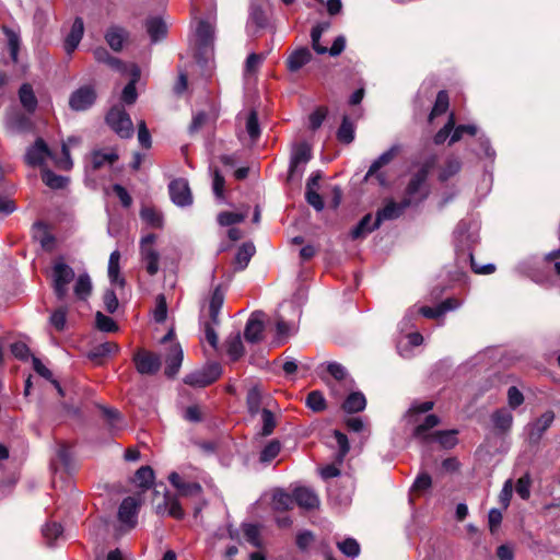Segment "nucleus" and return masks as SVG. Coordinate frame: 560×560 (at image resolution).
<instances>
[{"label":"nucleus","instance_id":"obj_11","mask_svg":"<svg viewBox=\"0 0 560 560\" xmlns=\"http://www.w3.org/2000/svg\"><path fill=\"white\" fill-rule=\"evenodd\" d=\"M555 420V413L551 410L544 412L538 419L527 425L528 440L532 444H537L544 433L550 428Z\"/></svg>","mask_w":560,"mask_h":560},{"label":"nucleus","instance_id":"obj_52","mask_svg":"<svg viewBox=\"0 0 560 560\" xmlns=\"http://www.w3.org/2000/svg\"><path fill=\"white\" fill-rule=\"evenodd\" d=\"M95 324L98 330L104 332H115L118 330V326L115 320L104 315L102 312H97L95 315Z\"/></svg>","mask_w":560,"mask_h":560},{"label":"nucleus","instance_id":"obj_3","mask_svg":"<svg viewBox=\"0 0 560 560\" xmlns=\"http://www.w3.org/2000/svg\"><path fill=\"white\" fill-rule=\"evenodd\" d=\"M156 236L152 233L143 236L140 241V256L145 270L150 276L159 271L160 254L154 247Z\"/></svg>","mask_w":560,"mask_h":560},{"label":"nucleus","instance_id":"obj_15","mask_svg":"<svg viewBox=\"0 0 560 560\" xmlns=\"http://www.w3.org/2000/svg\"><path fill=\"white\" fill-rule=\"evenodd\" d=\"M312 158L311 148L306 143H299L294 147L289 167V178L292 179L299 172L301 165H305Z\"/></svg>","mask_w":560,"mask_h":560},{"label":"nucleus","instance_id":"obj_56","mask_svg":"<svg viewBox=\"0 0 560 560\" xmlns=\"http://www.w3.org/2000/svg\"><path fill=\"white\" fill-rule=\"evenodd\" d=\"M338 549L347 557H358L360 553V545L353 538H347L337 544Z\"/></svg>","mask_w":560,"mask_h":560},{"label":"nucleus","instance_id":"obj_36","mask_svg":"<svg viewBox=\"0 0 560 560\" xmlns=\"http://www.w3.org/2000/svg\"><path fill=\"white\" fill-rule=\"evenodd\" d=\"M326 372L337 382L352 386L353 381L349 378L348 372L343 365L338 362H328L325 365Z\"/></svg>","mask_w":560,"mask_h":560},{"label":"nucleus","instance_id":"obj_49","mask_svg":"<svg viewBox=\"0 0 560 560\" xmlns=\"http://www.w3.org/2000/svg\"><path fill=\"white\" fill-rule=\"evenodd\" d=\"M42 179L45 183V185H47L48 187H50L52 189L63 188L68 183L67 177L57 175L47 168L43 170Z\"/></svg>","mask_w":560,"mask_h":560},{"label":"nucleus","instance_id":"obj_1","mask_svg":"<svg viewBox=\"0 0 560 560\" xmlns=\"http://www.w3.org/2000/svg\"><path fill=\"white\" fill-rule=\"evenodd\" d=\"M438 158L435 154L429 155L420 168L411 176L402 198L405 206H413L422 202L429 195L427 178L431 170L435 166Z\"/></svg>","mask_w":560,"mask_h":560},{"label":"nucleus","instance_id":"obj_34","mask_svg":"<svg viewBox=\"0 0 560 560\" xmlns=\"http://www.w3.org/2000/svg\"><path fill=\"white\" fill-rule=\"evenodd\" d=\"M119 260H120V253L119 250H114L108 260V278L112 283H116L120 287L125 284V279L120 277L119 275Z\"/></svg>","mask_w":560,"mask_h":560},{"label":"nucleus","instance_id":"obj_8","mask_svg":"<svg viewBox=\"0 0 560 560\" xmlns=\"http://www.w3.org/2000/svg\"><path fill=\"white\" fill-rule=\"evenodd\" d=\"M171 200L178 207H187L192 203V195L187 179L176 178L168 185Z\"/></svg>","mask_w":560,"mask_h":560},{"label":"nucleus","instance_id":"obj_26","mask_svg":"<svg viewBox=\"0 0 560 560\" xmlns=\"http://www.w3.org/2000/svg\"><path fill=\"white\" fill-rule=\"evenodd\" d=\"M223 302L224 293L220 287H217L210 296L208 306L209 319H211L214 325L220 324L219 313L223 306Z\"/></svg>","mask_w":560,"mask_h":560},{"label":"nucleus","instance_id":"obj_16","mask_svg":"<svg viewBox=\"0 0 560 560\" xmlns=\"http://www.w3.org/2000/svg\"><path fill=\"white\" fill-rule=\"evenodd\" d=\"M408 207L409 206L404 205V200H401L399 203L393 200L387 201L386 205L376 212L374 228H380L384 221L399 218Z\"/></svg>","mask_w":560,"mask_h":560},{"label":"nucleus","instance_id":"obj_18","mask_svg":"<svg viewBox=\"0 0 560 560\" xmlns=\"http://www.w3.org/2000/svg\"><path fill=\"white\" fill-rule=\"evenodd\" d=\"M127 73L130 74L131 80L124 88L121 93V100L125 104L131 105L137 101L138 97L136 84L140 79V69L136 63H130Z\"/></svg>","mask_w":560,"mask_h":560},{"label":"nucleus","instance_id":"obj_33","mask_svg":"<svg viewBox=\"0 0 560 560\" xmlns=\"http://www.w3.org/2000/svg\"><path fill=\"white\" fill-rule=\"evenodd\" d=\"M7 126L12 131L23 132L31 129L32 122L24 114L12 113L7 117Z\"/></svg>","mask_w":560,"mask_h":560},{"label":"nucleus","instance_id":"obj_42","mask_svg":"<svg viewBox=\"0 0 560 560\" xmlns=\"http://www.w3.org/2000/svg\"><path fill=\"white\" fill-rule=\"evenodd\" d=\"M92 291V282L89 275H80L74 284V294L80 300H86Z\"/></svg>","mask_w":560,"mask_h":560},{"label":"nucleus","instance_id":"obj_21","mask_svg":"<svg viewBox=\"0 0 560 560\" xmlns=\"http://www.w3.org/2000/svg\"><path fill=\"white\" fill-rule=\"evenodd\" d=\"M156 512L159 514H167L171 517L176 520H182L185 515L184 510L175 495L166 493L164 495L163 504H159L156 506Z\"/></svg>","mask_w":560,"mask_h":560},{"label":"nucleus","instance_id":"obj_50","mask_svg":"<svg viewBox=\"0 0 560 560\" xmlns=\"http://www.w3.org/2000/svg\"><path fill=\"white\" fill-rule=\"evenodd\" d=\"M306 406L315 411L319 412L326 409V400L322 392L313 390L306 396L305 400Z\"/></svg>","mask_w":560,"mask_h":560},{"label":"nucleus","instance_id":"obj_63","mask_svg":"<svg viewBox=\"0 0 560 560\" xmlns=\"http://www.w3.org/2000/svg\"><path fill=\"white\" fill-rule=\"evenodd\" d=\"M266 58L265 54H250L245 62V74L255 73Z\"/></svg>","mask_w":560,"mask_h":560},{"label":"nucleus","instance_id":"obj_7","mask_svg":"<svg viewBox=\"0 0 560 560\" xmlns=\"http://www.w3.org/2000/svg\"><path fill=\"white\" fill-rule=\"evenodd\" d=\"M96 96V90L93 85L80 86L71 93L69 106L75 112L86 110L95 103Z\"/></svg>","mask_w":560,"mask_h":560},{"label":"nucleus","instance_id":"obj_35","mask_svg":"<svg viewBox=\"0 0 560 560\" xmlns=\"http://www.w3.org/2000/svg\"><path fill=\"white\" fill-rule=\"evenodd\" d=\"M118 350L119 347L117 343L106 341L94 346L89 352V358L98 362L100 359L110 355L112 353H116Z\"/></svg>","mask_w":560,"mask_h":560},{"label":"nucleus","instance_id":"obj_31","mask_svg":"<svg viewBox=\"0 0 560 560\" xmlns=\"http://www.w3.org/2000/svg\"><path fill=\"white\" fill-rule=\"evenodd\" d=\"M365 406V396L360 392H353L343 401L342 409L348 413H354L362 411Z\"/></svg>","mask_w":560,"mask_h":560},{"label":"nucleus","instance_id":"obj_54","mask_svg":"<svg viewBox=\"0 0 560 560\" xmlns=\"http://www.w3.org/2000/svg\"><path fill=\"white\" fill-rule=\"evenodd\" d=\"M448 108V95L445 91H440L438 93L434 106L430 113V120L434 117L445 113Z\"/></svg>","mask_w":560,"mask_h":560},{"label":"nucleus","instance_id":"obj_23","mask_svg":"<svg viewBox=\"0 0 560 560\" xmlns=\"http://www.w3.org/2000/svg\"><path fill=\"white\" fill-rule=\"evenodd\" d=\"M294 502L306 510H313L319 505V499L316 493L305 487L296 488L294 490Z\"/></svg>","mask_w":560,"mask_h":560},{"label":"nucleus","instance_id":"obj_22","mask_svg":"<svg viewBox=\"0 0 560 560\" xmlns=\"http://www.w3.org/2000/svg\"><path fill=\"white\" fill-rule=\"evenodd\" d=\"M93 55L96 61L101 63H106L108 67L122 74L127 73L129 65L122 62L120 59L116 57L110 56L106 48L97 47L96 49H94Z\"/></svg>","mask_w":560,"mask_h":560},{"label":"nucleus","instance_id":"obj_10","mask_svg":"<svg viewBox=\"0 0 560 560\" xmlns=\"http://www.w3.org/2000/svg\"><path fill=\"white\" fill-rule=\"evenodd\" d=\"M141 505V500L136 497H127L125 498L118 509V520L128 526V528H133L137 524V516L139 512V508Z\"/></svg>","mask_w":560,"mask_h":560},{"label":"nucleus","instance_id":"obj_46","mask_svg":"<svg viewBox=\"0 0 560 560\" xmlns=\"http://www.w3.org/2000/svg\"><path fill=\"white\" fill-rule=\"evenodd\" d=\"M337 138L340 142L349 144L354 139V126L348 116H343L340 127L337 131Z\"/></svg>","mask_w":560,"mask_h":560},{"label":"nucleus","instance_id":"obj_25","mask_svg":"<svg viewBox=\"0 0 560 560\" xmlns=\"http://www.w3.org/2000/svg\"><path fill=\"white\" fill-rule=\"evenodd\" d=\"M440 423V418L435 415H429L424 421L417 425L413 431V436L422 442H430L432 433L429 431Z\"/></svg>","mask_w":560,"mask_h":560},{"label":"nucleus","instance_id":"obj_64","mask_svg":"<svg viewBox=\"0 0 560 560\" xmlns=\"http://www.w3.org/2000/svg\"><path fill=\"white\" fill-rule=\"evenodd\" d=\"M261 420H262L261 434L270 435L272 433L273 429L276 428V419H275L273 413L270 410L264 408L261 410Z\"/></svg>","mask_w":560,"mask_h":560},{"label":"nucleus","instance_id":"obj_41","mask_svg":"<svg viewBox=\"0 0 560 560\" xmlns=\"http://www.w3.org/2000/svg\"><path fill=\"white\" fill-rule=\"evenodd\" d=\"M456 430L436 431L432 433L431 441H436L444 448H452L457 444Z\"/></svg>","mask_w":560,"mask_h":560},{"label":"nucleus","instance_id":"obj_57","mask_svg":"<svg viewBox=\"0 0 560 560\" xmlns=\"http://www.w3.org/2000/svg\"><path fill=\"white\" fill-rule=\"evenodd\" d=\"M49 323L57 331L65 330L67 324V308L59 307L54 311L49 317Z\"/></svg>","mask_w":560,"mask_h":560},{"label":"nucleus","instance_id":"obj_4","mask_svg":"<svg viewBox=\"0 0 560 560\" xmlns=\"http://www.w3.org/2000/svg\"><path fill=\"white\" fill-rule=\"evenodd\" d=\"M222 373L218 363H211L205 368L187 374L184 378L185 384L194 387H206L215 382Z\"/></svg>","mask_w":560,"mask_h":560},{"label":"nucleus","instance_id":"obj_59","mask_svg":"<svg viewBox=\"0 0 560 560\" xmlns=\"http://www.w3.org/2000/svg\"><path fill=\"white\" fill-rule=\"evenodd\" d=\"M245 218L246 213L224 211L218 214V222L222 226H230L243 222Z\"/></svg>","mask_w":560,"mask_h":560},{"label":"nucleus","instance_id":"obj_30","mask_svg":"<svg viewBox=\"0 0 560 560\" xmlns=\"http://www.w3.org/2000/svg\"><path fill=\"white\" fill-rule=\"evenodd\" d=\"M126 38L127 32L119 26H110L105 33L106 43L115 51L122 49Z\"/></svg>","mask_w":560,"mask_h":560},{"label":"nucleus","instance_id":"obj_58","mask_svg":"<svg viewBox=\"0 0 560 560\" xmlns=\"http://www.w3.org/2000/svg\"><path fill=\"white\" fill-rule=\"evenodd\" d=\"M281 450V445L278 441L273 440L269 442L260 453V462L261 463H270L275 459Z\"/></svg>","mask_w":560,"mask_h":560},{"label":"nucleus","instance_id":"obj_19","mask_svg":"<svg viewBox=\"0 0 560 560\" xmlns=\"http://www.w3.org/2000/svg\"><path fill=\"white\" fill-rule=\"evenodd\" d=\"M183 349L179 343H173L171 345L168 352L166 354V368H165V374L168 377L175 376L182 365L183 362Z\"/></svg>","mask_w":560,"mask_h":560},{"label":"nucleus","instance_id":"obj_14","mask_svg":"<svg viewBox=\"0 0 560 560\" xmlns=\"http://www.w3.org/2000/svg\"><path fill=\"white\" fill-rule=\"evenodd\" d=\"M264 317L265 314L262 312H254L248 318L244 336L248 342L255 343L261 339L262 330H264Z\"/></svg>","mask_w":560,"mask_h":560},{"label":"nucleus","instance_id":"obj_45","mask_svg":"<svg viewBox=\"0 0 560 560\" xmlns=\"http://www.w3.org/2000/svg\"><path fill=\"white\" fill-rule=\"evenodd\" d=\"M200 326L205 334V340L213 348H218L219 338L215 332V327L211 319H203V316L200 315Z\"/></svg>","mask_w":560,"mask_h":560},{"label":"nucleus","instance_id":"obj_29","mask_svg":"<svg viewBox=\"0 0 560 560\" xmlns=\"http://www.w3.org/2000/svg\"><path fill=\"white\" fill-rule=\"evenodd\" d=\"M19 100L27 113L32 114L36 110L38 102L31 84H22L19 90Z\"/></svg>","mask_w":560,"mask_h":560},{"label":"nucleus","instance_id":"obj_51","mask_svg":"<svg viewBox=\"0 0 560 560\" xmlns=\"http://www.w3.org/2000/svg\"><path fill=\"white\" fill-rule=\"evenodd\" d=\"M244 537L247 542H249L255 548L261 547L260 539V530L259 527L255 524H244L243 525Z\"/></svg>","mask_w":560,"mask_h":560},{"label":"nucleus","instance_id":"obj_5","mask_svg":"<svg viewBox=\"0 0 560 560\" xmlns=\"http://www.w3.org/2000/svg\"><path fill=\"white\" fill-rule=\"evenodd\" d=\"M74 279L73 269L62 261H57L52 268L54 291L58 300L62 301L68 292V284Z\"/></svg>","mask_w":560,"mask_h":560},{"label":"nucleus","instance_id":"obj_38","mask_svg":"<svg viewBox=\"0 0 560 560\" xmlns=\"http://www.w3.org/2000/svg\"><path fill=\"white\" fill-rule=\"evenodd\" d=\"M226 353L231 360L236 361L244 354V347L240 332L229 336L225 341Z\"/></svg>","mask_w":560,"mask_h":560},{"label":"nucleus","instance_id":"obj_61","mask_svg":"<svg viewBox=\"0 0 560 560\" xmlns=\"http://www.w3.org/2000/svg\"><path fill=\"white\" fill-rule=\"evenodd\" d=\"M246 131L253 140L260 136L258 116L255 110H250L246 118Z\"/></svg>","mask_w":560,"mask_h":560},{"label":"nucleus","instance_id":"obj_62","mask_svg":"<svg viewBox=\"0 0 560 560\" xmlns=\"http://www.w3.org/2000/svg\"><path fill=\"white\" fill-rule=\"evenodd\" d=\"M156 323H163L167 316L166 299L163 294H159L155 299V308L153 313Z\"/></svg>","mask_w":560,"mask_h":560},{"label":"nucleus","instance_id":"obj_28","mask_svg":"<svg viewBox=\"0 0 560 560\" xmlns=\"http://www.w3.org/2000/svg\"><path fill=\"white\" fill-rule=\"evenodd\" d=\"M491 421H492L494 428L500 433H505V432L510 431V429L512 427L513 415L506 408H501V409L495 410L491 415Z\"/></svg>","mask_w":560,"mask_h":560},{"label":"nucleus","instance_id":"obj_20","mask_svg":"<svg viewBox=\"0 0 560 560\" xmlns=\"http://www.w3.org/2000/svg\"><path fill=\"white\" fill-rule=\"evenodd\" d=\"M84 33V23L81 18H75L72 23L70 33L65 39V50L71 55L79 46Z\"/></svg>","mask_w":560,"mask_h":560},{"label":"nucleus","instance_id":"obj_37","mask_svg":"<svg viewBox=\"0 0 560 560\" xmlns=\"http://www.w3.org/2000/svg\"><path fill=\"white\" fill-rule=\"evenodd\" d=\"M147 32L153 43L166 35V24L160 18H151L145 23Z\"/></svg>","mask_w":560,"mask_h":560},{"label":"nucleus","instance_id":"obj_32","mask_svg":"<svg viewBox=\"0 0 560 560\" xmlns=\"http://www.w3.org/2000/svg\"><path fill=\"white\" fill-rule=\"evenodd\" d=\"M254 254L255 246L252 243H244L235 255V270H244L247 267Z\"/></svg>","mask_w":560,"mask_h":560},{"label":"nucleus","instance_id":"obj_12","mask_svg":"<svg viewBox=\"0 0 560 560\" xmlns=\"http://www.w3.org/2000/svg\"><path fill=\"white\" fill-rule=\"evenodd\" d=\"M400 150V147L395 144V145H392L387 151H385L384 153H382L370 166L365 177H371V176H376L378 182L381 184H384L385 183V175L383 173H377L380 171V168H382L383 166L389 164L393 159L397 155V153L399 152Z\"/></svg>","mask_w":560,"mask_h":560},{"label":"nucleus","instance_id":"obj_6","mask_svg":"<svg viewBox=\"0 0 560 560\" xmlns=\"http://www.w3.org/2000/svg\"><path fill=\"white\" fill-rule=\"evenodd\" d=\"M198 56L205 59L212 52L214 40V24L210 21L200 20L196 28Z\"/></svg>","mask_w":560,"mask_h":560},{"label":"nucleus","instance_id":"obj_47","mask_svg":"<svg viewBox=\"0 0 560 560\" xmlns=\"http://www.w3.org/2000/svg\"><path fill=\"white\" fill-rule=\"evenodd\" d=\"M293 502H294V494L290 495L289 493L284 492L283 490H277L273 492L272 506L275 510H278V511L289 510V509H291Z\"/></svg>","mask_w":560,"mask_h":560},{"label":"nucleus","instance_id":"obj_55","mask_svg":"<svg viewBox=\"0 0 560 560\" xmlns=\"http://www.w3.org/2000/svg\"><path fill=\"white\" fill-rule=\"evenodd\" d=\"M334 436L336 439V442H337V445L339 448L336 459L338 463H342L346 455L348 454V452L350 450V444H349L347 435L338 430H336L334 432Z\"/></svg>","mask_w":560,"mask_h":560},{"label":"nucleus","instance_id":"obj_40","mask_svg":"<svg viewBox=\"0 0 560 560\" xmlns=\"http://www.w3.org/2000/svg\"><path fill=\"white\" fill-rule=\"evenodd\" d=\"M33 369L38 375L49 381L56 387L60 396H63V390L59 382L54 378L51 371L36 357H33Z\"/></svg>","mask_w":560,"mask_h":560},{"label":"nucleus","instance_id":"obj_13","mask_svg":"<svg viewBox=\"0 0 560 560\" xmlns=\"http://www.w3.org/2000/svg\"><path fill=\"white\" fill-rule=\"evenodd\" d=\"M46 158L54 159L52 153L43 139H37L25 154V161L31 166H42Z\"/></svg>","mask_w":560,"mask_h":560},{"label":"nucleus","instance_id":"obj_43","mask_svg":"<svg viewBox=\"0 0 560 560\" xmlns=\"http://www.w3.org/2000/svg\"><path fill=\"white\" fill-rule=\"evenodd\" d=\"M262 393L258 386H253L248 389L246 396V404L248 411L255 416L259 412L261 406Z\"/></svg>","mask_w":560,"mask_h":560},{"label":"nucleus","instance_id":"obj_48","mask_svg":"<svg viewBox=\"0 0 560 560\" xmlns=\"http://www.w3.org/2000/svg\"><path fill=\"white\" fill-rule=\"evenodd\" d=\"M372 215L366 214L364 215L360 222L352 229L351 231V237L353 240L364 237L368 233H371L372 231L376 230L377 228H374V222L371 224Z\"/></svg>","mask_w":560,"mask_h":560},{"label":"nucleus","instance_id":"obj_39","mask_svg":"<svg viewBox=\"0 0 560 560\" xmlns=\"http://www.w3.org/2000/svg\"><path fill=\"white\" fill-rule=\"evenodd\" d=\"M140 218L152 228L160 229L163 225L162 213L152 207H142Z\"/></svg>","mask_w":560,"mask_h":560},{"label":"nucleus","instance_id":"obj_44","mask_svg":"<svg viewBox=\"0 0 560 560\" xmlns=\"http://www.w3.org/2000/svg\"><path fill=\"white\" fill-rule=\"evenodd\" d=\"M154 480V471L150 466L140 467L135 475V482L138 487L149 489Z\"/></svg>","mask_w":560,"mask_h":560},{"label":"nucleus","instance_id":"obj_2","mask_svg":"<svg viewBox=\"0 0 560 560\" xmlns=\"http://www.w3.org/2000/svg\"><path fill=\"white\" fill-rule=\"evenodd\" d=\"M106 122L120 138H131L133 135V124L121 105H116L109 109L106 115Z\"/></svg>","mask_w":560,"mask_h":560},{"label":"nucleus","instance_id":"obj_53","mask_svg":"<svg viewBox=\"0 0 560 560\" xmlns=\"http://www.w3.org/2000/svg\"><path fill=\"white\" fill-rule=\"evenodd\" d=\"M103 413L106 417L108 424L110 427V430L113 432H117L125 427V423H124L118 410L112 409V408H104Z\"/></svg>","mask_w":560,"mask_h":560},{"label":"nucleus","instance_id":"obj_60","mask_svg":"<svg viewBox=\"0 0 560 560\" xmlns=\"http://www.w3.org/2000/svg\"><path fill=\"white\" fill-rule=\"evenodd\" d=\"M460 167L462 163L457 158L448 159L440 173V179L447 180L450 177L458 173Z\"/></svg>","mask_w":560,"mask_h":560},{"label":"nucleus","instance_id":"obj_24","mask_svg":"<svg viewBox=\"0 0 560 560\" xmlns=\"http://www.w3.org/2000/svg\"><path fill=\"white\" fill-rule=\"evenodd\" d=\"M118 160V154L114 149L95 150L91 153V166L93 170H100L106 165L112 166Z\"/></svg>","mask_w":560,"mask_h":560},{"label":"nucleus","instance_id":"obj_27","mask_svg":"<svg viewBox=\"0 0 560 560\" xmlns=\"http://www.w3.org/2000/svg\"><path fill=\"white\" fill-rule=\"evenodd\" d=\"M312 54L308 48H299L289 56L287 60L288 69L291 72L299 71L303 66L310 62Z\"/></svg>","mask_w":560,"mask_h":560},{"label":"nucleus","instance_id":"obj_9","mask_svg":"<svg viewBox=\"0 0 560 560\" xmlns=\"http://www.w3.org/2000/svg\"><path fill=\"white\" fill-rule=\"evenodd\" d=\"M136 369L140 374L152 375L155 374L161 368V359L158 354L139 350L133 355Z\"/></svg>","mask_w":560,"mask_h":560},{"label":"nucleus","instance_id":"obj_17","mask_svg":"<svg viewBox=\"0 0 560 560\" xmlns=\"http://www.w3.org/2000/svg\"><path fill=\"white\" fill-rule=\"evenodd\" d=\"M168 480L173 487H175L179 494L183 497H199L202 492V488L198 482H186L182 477L173 471L168 476Z\"/></svg>","mask_w":560,"mask_h":560}]
</instances>
